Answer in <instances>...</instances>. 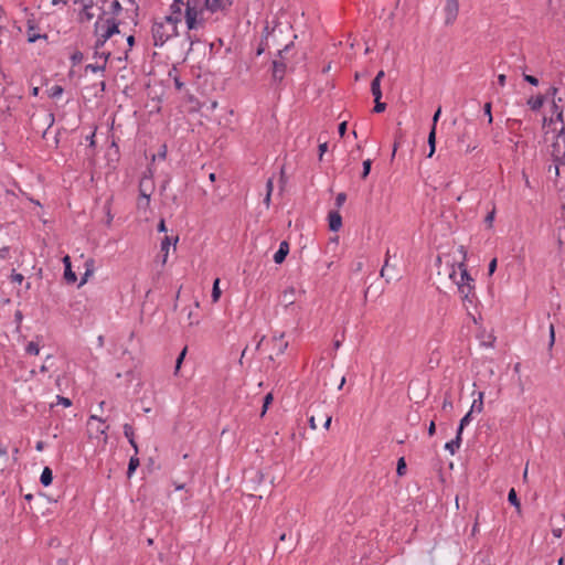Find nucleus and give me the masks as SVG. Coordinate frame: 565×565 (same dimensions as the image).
<instances>
[{"mask_svg":"<svg viewBox=\"0 0 565 565\" xmlns=\"http://www.w3.org/2000/svg\"><path fill=\"white\" fill-rule=\"evenodd\" d=\"M204 13L205 10L201 0H189L185 2L184 19L188 29L185 41L189 42V51L192 50L194 43L200 41L195 33L192 32L205 26Z\"/></svg>","mask_w":565,"mask_h":565,"instance_id":"1","label":"nucleus"},{"mask_svg":"<svg viewBox=\"0 0 565 565\" xmlns=\"http://www.w3.org/2000/svg\"><path fill=\"white\" fill-rule=\"evenodd\" d=\"M180 20L178 17H164L162 20H154L151 26V34L153 45L157 47L163 46L170 39L178 36V24Z\"/></svg>","mask_w":565,"mask_h":565,"instance_id":"2","label":"nucleus"},{"mask_svg":"<svg viewBox=\"0 0 565 565\" xmlns=\"http://www.w3.org/2000/svg\"><path fill=\"white\" fill-rule=\"evenodd\" d=\"M99 9L100 14L94 24V32L100 34L104 41H108L113 35L119 33V22L115 18L104 19L106 11L103 7Z\"/></svg>","mask_w":565,"mask_h":565,"instance_id":"3","label":"nucleus"},{"mask_svg":"<svg viewBox=\"0 0 565 565\" xmlns=\"http://www.w3.org/2000/svg\"><path fill=\"white\" fill-rule=\"evenodd\" d=\"M460 268V281H456L458 285V289L461 294H465V298H468L475 286L472 285L473 278L468 273L465 264L459 265Z\"/></svg>","mask_w":565,"mask_h":565,"instance_id":"4","label":"nucleus"},{"mask_svg":"<svg viewBox=\"0 0 565 565\" xmlns=\"http://www.w3.org/2000/svg\"><path fill=\"white\" fill-rule=\"evenodd\" d=\"M286 62L282 60H274L271 62V81L275 85H280L286 74Z\"/></svg>","mask_w":565,"mask_h":565,"instance_id":"5","label":"nucleus"},{"mask_svg":"<svg viewBox=\"0 0 565 565\" xmlns=\"http://www.w3.org/2000/svg\"><path fill=\"white\" fill-rule=\"evenodd\" d=\"M440 115H441V107H438L433 116V125H431L430 131L428 134V146H429V153L427 154L428 158L433 157V154L436 151V126H437Z\"/></svg>","mask_w":565,"mask_h":565,"instance_id":"6","label":"nucleus"},{"mask_svg":"<svg viewBox=\"0 0 565 565\" xmlns=\"http://www.w3.org/2000/svg\"><path fill=\"white\" fill-rule=\"evenodd\" d=\"M151 191H152L151 175L147 177L145 174L139 183V196H141L142 200L145 201V207H149Z\"/></svg>","mask_w":565,"mask_h":565,"instance_id":"7","label":"nucleus"},{"mask_svg":"<svg viewBox=\"0 0 565 565\" xmlns=\"http://www.w3.org/2000/svg\"><path fill=\"white\" fill-rule=\"evenodd\" d=\"M232 6L231 0H204L203 9L211 13H215L218 11H225Z\"/></svg>","mask_w":565,"mask_h":565,"instance_id":"8","label":"nucleus"},{"mask_svg":"<svg viewBox=\"0 0 565 565\" xmlns=\"http://www.w3.org/2000/svg\"><path fill=\"white\" fill-rule=\"evenodd\" d=\"M62 262L64 264V275H63V277H64L66 284H68V285L75 284L77 281V276H76V274L72 269L71 257L68 255H65L62 258Z\"/></svg>","mask_w":565,"mask_h":565,"instance_id":"9","label":"nucleus"},{"mask_svg":"<svg viewBox=\"0 0 565 565\" xmlns=\"http://www.w3.org/2000/svg\"><path fill=\"white\" fill-rule=\"evenodd\" d=\"M445 12H446L445 23L446 24L454 23V21L456 20L457 15H458V2L447 1V4L445 7Z\"/></svg>","mask_w":565,"mask_h":565,"instance_id":"10","label":"nucleus"},{"mask_svg":"<svg viewBox=\"0 0 565 565\" xmlns=\"http://www.w3.org/2000/svg\"><path fill=\"white\" fill-rule=\"evenodd\" d=\"M329 228L332 232H338L342 226V216L338 211H330L328 214Z\"/></svg>","mask_w":565,"mask_h":565,"instance_id":"11","label":"nucleus"},{"mask_svg":"<svg viewBox=\"0 0 565 565\" xmlns=\"http://www.w3.org/2000/svg\"><path fill=\"white\" fill-rule=\"evenodd\" d=\"M289 254V243L287 241H282L279 244L278 250L274 254V262L276 264H282Z\"/></svg>","mask_w":565,"mask_h":565,"instance_id":"12","label":"nucleus"},{"mask_svg":"<svg viewBox=\"0 0 565 565\" xmlns=\"http://www.w3.org/2000/svg\"><path fill=\"white\" fill-rule=\"evenodd\" d=\"M26 33H28V42H30V43H34L39 39H42V38L46 39L45 34L39 33L38 28L31 21L28 22V32Z\"/></svg>","mask_w":565,"mask_h":565,"instance_id":"13","label":"nucleus"},{"mask_svg":"<svg viewBox=\"0 0 565 565\" xmlns=\"http://www.w3.org/2000/svg\"><path fill=\"white\" fill-rule=\"evenodd\" d=\"M53 481V471L50 467H44L42 470L40 482L43 487H49L52 484Z\"/></svg>","mask_w":565,"mask_h":565,"instance_id":"14","label":"nucleus"},{"mask_svg":"<svg viewBox=\"0 0 565 565\" xmlns=\"http://www.w3.org/2000/svg\"><path fill=\"white\" fill-rule=\"evenodd\" d=\"M508 501L511 505H513L518 512L521 511V502L518 498L516 491L514 488H511L508 492Z\"/></svg>","mask_w":565,"mask_h":565,"instance_id":"15","label":"nucleus"},{"mask_svg":"<svg viewBox=\"0 0 565 565\" xmlns=\"http://www.w3.org/2000/svg\"><path fill=\"white\" fill-rule=\"evenodd\" d=\"M282 338H284V333H281L279 337L273 338V341L276 342V354L277 355L284 354L288 348V342H282Z\"/></svg>","mask_w":565,"mask_h":565,"instance_id":"16","label":"nucleus"},{"mask_svg":"<svg viewBox=\"0 0 565 565\" xmlns=\"http://www.w3.org/2000/svg\"><path fill=\"white\" fill-rule=\"evenodd\" d=\"M462 443L461 438H454L450 441L445 444V449L448 450L451 455H455L460 448Z\"/></svg>","mask_w":565,"mask_h":565,"instance_id":"17","label":"nucleus"},{"mask_svg":"<svg viewBox=\"0 0 565 565\" xmlns=\"http://www.w3.org/2000/svg\"><path fill=\"white\" fill-rule=\"evenodd\" d=\"M544 104V97L542 95H537L536 97H531L527 100V105L532 110H539Z\"/></svg>","mask_w":565,"mask_h":565,"instance_id":"18","label":"nucleus"},{"mask_svg":"<svg viewBox=\"0 0 565 565\" xmlns=\"http://www.w3.org/2000/svg\"><path fill=\"white\" fill-rule=\"evenodd\" d=\"M139 465H140L139 458L135 454V456L130 457L129 462H128V468H127V477L128 478H130L134 475V472L137 470Z\"/></svg>","mask_w":565,"mask_h":565,"instance_id":"19","label":"nucleus"},{"mask_svg":"<svg viewBox=\"0 0 565 565\" xmlns=\"http://www.w3.org/2000/svg\"><path fill=\"white\" fill-rule=\"evenodd\" d=\"M482 409H483V393H482V392H480V393H479V397H478V399H475V401L472 402V405H471V407H470V411H469V412H471V413H473V412L481 413V412H482Z\"/></svg>","mask_w":565,"mask_h":565,"instance_id":"20","label":"nucleus"},{"mask_svg":"<svg viewBox=\"0 0 565 565\" xmlns=\"http://www.w3.org/2000/svg\"><path fill=\"white\" fill-rule=\"evenodd\" d=\"M371 92H372V95L374 96V99L382 98L381 83H379L377 79H372Z\"/></svg>","mask_w":565,"mask_h":565,"instance_id":"21","label":"nucleus"},{"mask_svg":"<svg viewBox=\"0 0 565 565\" xmlns=\"http://www.w3.org/2000/svg\"><path fill=\"white\" fill-rule=\"evenodd\" d=\"M25 352L30 355H38L40 353L39 342L30 341L25 347Z\"/></svg>","mask_w":565,"mask_h":565,"instance_id":"22","label":"nucleus"},{"mask_svg":"<svg viewBox=\"0 0 565 565\" xmlns=\"http://www.w3.org/2000/svg\"><path fill=\"white\" fill-rule=\"evenodd\" d=\"M296 294L295 287H289L284 291V300L286 301V306H290L295 302L294 296Z\"/></svg>","mask_w":565,"mask_h":565,"instance_id":"23","label":"nucleus"},{"mask_svg":"<svg viewBox=\"0 0 565 565\" xmlns=\"http://www.w3.org/2000/svg\"><path fill=\"white\" fill-rule=\"evenodd\" d=\"M64 92V88L61 85H54L50 89H47V95L50 98H58Z\"/></svg>","mask_w":565,"mask_h":565,"instance_id":"24","label":"nucleus"},{"mask_svg":"<svg viewBox=\"0 0 565 565\" xmlns=\"http://www.w3.org/2000/svg\"><path fill=\"white\" fill-rule=\"evenodd\" d=\"M220 279L216 278L213 282V288H212V301L213 302H217L220 297H221V289H220Z\"/></svg>","mask_w":565,"mask_h":565,"instance_id":"25","label":"nucleus"},{"mask_svg":"<svg viewBox=\"0 0 565 565\" xmlns=\"http://www.w3.org/2000/svg\"><path fill=\"white\" fill-rule=\"evenodd\" d=\"M171 243H172V238L169 236H166L161 242V252L164 253L163 263L167 262L168 252H169V247H170Z\"/></svg>","mask_w":565,"mask_h":565,"instance_id":"26","label":"nucleus"},{"mask_svg":"<svg viewBox=\"0 0 565 565\" xmlns=\"http://www.w3.org/2000/svg\"><path fill=\"white\" fill-rule=\"evenodd\" d=\"M267 47H268L267 35H264L260 39V42H259V44H258V46L256 49L255 55L256 56L262 55L266 51Z\"/></svg>","mask_w":565,"mask_h":565,"instance_id":"27","label":"nucleus"},{"mask_svg":"<svg viewBox=\"0 0 565 565\" xmlns=\"http://www.w3.org/2000/svg\"><path fill=\"white\" fill-rule=\"evenodd\" d=\"M292 46H294V42H289L281 50H278L276 60H282L285 62L286 55L291 50Z\"/></svg>","mask_w":565,"mask_h":565,"instance_id":"28","label":"nucleus"},{"mask_svg":"<svg viewBox=\"0 0 565 565\" xmlns=\"http://www.w3.org/2000/svg\"><path fill=\"white\" fill-rule=\"evenodd\" d=\"M122 11V7L120 4V2L118 0H114L110 4V10L108 13H110L113 17L111 18H115L116 15H118L120 12Z\"/></svg>","mask_w":565,"mask_h":565,"instance_id":"29","label":"nucleus"},{"mask_svg":"<svg viewBox=\"0 0 565 565\" xmlns=\"http://www.w3.org/2000/svg\"><path fill=\"white\" fill-rule=\"evenodd\" d=\"M181 6L180 3H173L170 6V11L171 13L168 15V17H178L179 20L181 21V15H182V10H181Z\"/></svg>","mask_w":565,"mask_h":565,"instance_id":"30","label":"nucleus"},{"mask_svg":"<svg viewBox=\"0 0 565 565\" xmlns=\"http://www.w3.org/2000/svg\"><path fill=\"white\" fill-rule=\"evenodd\" d=\"M371 168H372V160L371 159L364 160L363 161V170H362V173H361V178L362 179H366L367 178V175L371 172Z\"/></svg>","mask_w":565,"mask_h":565,"instance_id":"31","label":"nucleus"},{"mask_svg":"<svg viewBox=\"0 0 565 565\" xmlns=\"http://www.w3.org/2000/svg\"><path fill=\"white\" fill-rule=\"evenodd\" d=\"M185 354H186V348H184L178 355L177 360H175V367H174V374H178L181 365H182V362L185 358Z\"/></svg>","mask_w":565,"mask_h":565,"instance_id":"32","label":"nucleus"},{"mask_svg":"<svg viewBox=\"0 0 565 565\" xmlns=\"http://www.w3.org/2000/svg\"><path fill=\"white\" fill-rule=\"evenodd\" d=\"M106 68V64L103 63L102 65L98 64H87L85 66V71H90L93 73L103 72Z\"/></svg>","mask_w":565,"mask_h":565,"instance_id":"33","label":"nucleus"},{"mask_svg":"<svg viewBox=\"0 0 565 565\" xmlns=\"http://www.w3.org/2000/svg\"><path fill=\"white\" fill-rule=\"evenodd\" d=\"M396 472L398 476H403L406 472V461L404 457L399 458L397 461Z\"/></svg>","mask_w":565,"mask_h":565,"instance_id":"34","label":"nucleus"},{"mask_svg":"<svg viewBox=\"0 0 565 565\" xmlns=\"http://www.w3.org/2000/svg\"><path fill=\"white\" fill-rule=\"evenodd\" d=\"M84 58V54L81 52V51H75L72 55H71V62L72 64L75 66L77 64H79Z\"/></svg>","mask_w":565,"mask_h":565,"instance_id":"35","label":"nucleus"},{"mask_svg":"<svg viewBox=\"0 0 565 565\" xmlns=\"http://www.w3.org/2000/svg\"><path fill=\"white\" fill-rule=\"evenodd\" d=\"M97 35V40L95 42V45H94V55H98V51L105 45V43L107 41H104V38L100 35V34H96Z\"/></svg>","mask_w":565,"mask_h":565,"instance_id":"36","label":"nucleus"},{"mask_svg":"<svg viewBox=\"0 0 565 565\" xmlns=\"http://www.w3.org/2000/svg\"><path fill=\"white\" fill-rule=\"evenodd\" d=\"M491 109H492V104L490 102L486 103L483 106V111H484V115L488 116V124H492V121H493Z\"/></svg>","mask_w":565,"mask_h":565,"instance_id":"37","label":"nucleus"},{"mask_svg":"<svg viewBox=\"0 0 565 565\" xmlns=\"http://www.w3.org/2000/svg\"><path fill=\"white\" fill-rule=\"evenodd\" d=\"M374 103H375L374 108H373L374 113L380 114V113H383L385 110L386 104L382 103L381 99H374Z\"/></svg>","mask_w":565,"mask_h":565,"instance_id":"38","label":"nucleus"},{"mask_svg":"<svg viewBox=\"0 0 565 565\" xmlns=\"http://www.w3.org/2000/svg\"><path fill=\"white\" fill-rule=\"evenodd\" d=\"M472 413L471 412H468L459 422V425L461 426V428H465L466 426H468L472 419Z\"/></svg>","mask_w":565,"mask_h":565,"instance_id":"39","label":"nucleus"},{"mask_svg":"<svg viewBox=\"0 0 565 565\" xmlns=\"http://www.w3.org/2000/svg\"><path fill=\"white\" fill-rule=\"evenodd\" d=\"M56 401H57L56 404H61L64 407H70L72 405V401L68 397H64L62 395H57Z\"/></svg>","mask_w":565,"mask_h":565,"instance_id":"40","label":"nucleus"},{"mask_svg":"<svg viewBox=\"0 0 565 565\" xmlns=\"http://www.w3.org/2000/svg\"><path fill=\"white\" fill-rule=\"evenodd\" d=\"M345 200H347V194L343 192L339 193L335 196V202H334L335 206L341 207L344 204Z\"/></svg>","mask_w":565,"mask_h":565,"instance_id":"41","label":"nucleus"},{"mask_svg":"<svg viewBox=\"0 0 565 565\" xmlns=\"http://www.w3.org/2000/svg\"><path fill=\"white\" fill-rule=\"evenodd\" d=\"M94 18V13L90 12V9L82 10L81 20L82 21H90Z\"/></svg>","mask_w":565,"mask_h":565,"instance_id":"42","label":"nucleus"},{"mask_svg":"<svg viewBox=\"0 0 565 565\" xmlns=\"http://www.w3.org/2000/svg\"><path fill=\"white\" fill-rule=\"evenodd\" d=\"M122 428H124V435L127 439L135 437L134 428L130 424H125Z\"/></svg>","mask_w":565,"mask_h":565,"instance_id":"43","label":"nucleus"},{"mask_svg":"<svg viewBox=\"0 0 565 565\" xmlns=\"http://www.w3.org/2000/svg\"><path fill=\"white\" fill-rule=\"evenodd\" d=\"M498 260L497 258H492L488 265V275L492 276L494 271L497 270Z\"/></svg>","mask_w":565,"mask_h":565,"instance_id":"44","label":"nucleus"},{"mask_svg":"<svg viewBox=\"0 0 565 565\" xmlns=\"http://www.w3.org/2000/svg\"><path fill=\"white\" fill-rule=\"evenodd\" d=\"M273 402V395L270 393L266 394L263 401V414L267 411L268 406Z\"/></svg>","mask_w":565,"mask_h":565,"instance_id":"45","label":"nucleus"},{"mask_svg":"<svg viewBox=\"0 0 565 565\" xmlns=\"http://www.w3.org/2000/svg\"><path fill=\"white\" fill-rule=\"evenodd\" d=\"M523 79L533 85V86H537L539 85V79L537 77L533 76V75H527V74H523Z\"/></svg>","mask_w":565,"mask_h":565,"instance_id":"46","label":"nucleus"},{"mask_svg":"<svg viewBox=\"0 0 565 565\" xmlns=\"http://www.w3.org/2000/svg\"><path fill=\"white\" fill-rule=\"evenodd\" d=\"M554 343H555V329H554V326L551 324L550 326V342H548L550 350L553 348Z\"/></svg>","mask_w":565,"mask_h":565,"instance_id":"47","label":"nucleus"},{"mask_svg":"<svg viewBox=\"0 0 565 565\" xmlns=\"http://www.w3.org/2000/svg\"><path fill=\"white\" fill-rule=\"evenodd\" d=\"M347 129H348V122L347 121H342V122L339 124L338 132H339L340 137H343L347 134Z\"/></svg>","mask_w":565,"mask_h":565,"instance_id":"48","label":"nucleus"},{"mask_svg":"<svg viewBox=\"0 0 565 565\" xmlns=\"http://www.w3.org/2000/svg\"><path fill=\"white\" fill-rule=\"evenodd\" d=\"M494 215H495V210L493 209L484 217V222L488 224V226H492V222L494 220Z\"/></svg>","mask_w":565,"mask_h":565,"instance_id":"49","label":"nucleus"},{"mask_svg":"<svg viewBox=\"0 0 565 565\" xmlns=\"http://www.w3.org/2000/svg\"><path fill=\"white\" fill-rule=\"evenodd\" d=\"M23 279H24V277H23V275H22V274H20V273H15V271L13 270V273H12V275H11V280H12L13 282H19V284H21V282L23 281Z\"/></svg>","mask_w":565,"mask_h":565,"instance_id":"50","label":"nucleus"},{"mask_svg":"<svg viewBox=\"0 0 565 565\" xmlns=\"http://www.w3.org/2000/svg\"><path fill=\"white\" fill-rule=\"evenodd\" d=\"M319 159L321 160L323 154L327 152L328 150V143L324 141L322 143L319 145Z\"/></svg>","mask_w":565,"mask_h":565,"instance_id":"51","label":"nucleus"},{"mask_svg":"<svg viewBox=\"0 0 565 565\" xmlns=\"http://www.w3.org/2000/svg\"><path fill=\"white\" fill-rule=\"evenodd\" d=\"M166 156H167V147L163 145L161 150L156 156H153V160L157 158L163 160V159H166Z\"/></svg>","mask_w":565,"mask_h":565,"instance_id":"52","label":"nucleus"},{"mask_svg":"<svg viewBox=\"0 0 565 565\" xmlns=\"http://www.w3.org/2000/svg\"><path fill=\"white\" fill-rule=\"evenodd\" d=\"M388 256H390V252L387 250L385 263H384V265H383V267L381 269V276L382 277H386V271L388 269Z\"/></svg>","mask_w":565,"mask_h":565,"instance_id":"53","label":"nucleus"},{"mask_svg":"<svg viewBox=\"0 0 565 565\" xmlns=\"http://www.w3.org/2000/svg\"><path fill=\"white\" fill-rule=\"evenodd\" d=\"M107 429H108V426H98L96 429V437L98 435H105L104 440L106 441L107 440V435H106Z\"/></svg>","mask_w":565,"mask_h":565,"instance_id":"54","label":"nucleus"},{"mask_svg":"<svg viewBox=\"0 0 565 565\" xmlns=\"http://www.w3.org/2000/svg\"><path fill=\"white\" fill-rule=\"evenodd\" d=\"M273 190H274V182H273V178H269L266 182V193H269L271 194L273 193Z\"/></svg>","mask_w":565,"mask_h":565,"instance_id":"55","label":"nucleus"},{"mask_svg":"<svg viewBox=\"0 0 565 565\" xmlns=\"http://www.w3.org/2000/svg\"><path fill=\"white\" fill-rule=\"evenodd\" d=\"M98 422L100 423L102 425L105 423V420L96 415H90L89 418H88V422H87V425L90 426L92 422Z\"/></svg>","mask_w":565,"mask_h":565,"instance_id":"56","label":"nucleus"},{"mask_svg":"<svg viewBox=\"0 0 565 565\" xmlns=\"http://www.w3.org/2000/svg\"><path fill=\"white\" fill-rule=\"evenodd\" d=\"M96 2L94 0H83V9H92Z\"/></svg>","mask_w":565,"mask_h":565,"instance_id":"57","label":"nucleus"},{"mask_svg":"<svg viewBox=\"0 0 565 565\" xmlns=\"http://www.w3.org/2000/svg\"><path fill=\"white\" fill-rule=\"evenodd\" d=\"M157 230L159 233L167 232V226H166V222L163 218H161L160 222L158 223Z\"/></svg>","mask_w":565,"mask_h":565,"instance_id":"58","label":"nucleus"},{"mask_svg":"<svg viewBox=\"0 0 565 565\" xmlns=\"http://www.w3.org/2000/svg\"><path fill=\"white\" fill-rule=\"evenodd\" d=\"M10 249L9 247H2L0 248V258L6 259L9 257Z\"/></svg>","mask_w":565,"mask_h":565,"instance_id":"59","label":"nucleus"},{"mask_svg":"<svg viewBox=\"0 0 565 565\" xmlns=\"http://www.w3.org/2000/svg\"><path fill=\"white\" fill-rule=\"evenodd\" d=\"M92 275V270L89 268L86 269L84 276L82 277L78 286H83L87 281V277Z\"/></svg>","mask_w":565,"mask_h":565,"instance_id":"60","label":"nucleus"},{"mask_svg":"<svg viewBox=\"0 0 565 565\" xmlns=\"http://www.w3.org/2000/svg\"><path fill=\"white\" fill-rule=\"evenodd\" d=\"M95 57H100V58H104V63L106 64L107 63V60L109 58L110 56V53H106V52H99L98 51V55H94Z\"/></svg>","mask_w":565,"mask_h":565,"instance_id":"61","label":"nucleus"},{"mask_svg":"<svg viewBox=\"0 0 565 565\" xmlns=\"http://www.w3.org/2000/svg\"><path fill=\"white\" fill-rule=\"evenodd\" d=\"M557 140L562 141L565 146V128L564 127L557 134Z\"/></svg>","mask_w":565,"mask_h":565,"instance_id":"62","label":"nucleus"},{"mask_svg":"<svg viewBox=\"0 0 565 565\" xmlns=\"http://www.w3.org/2000/svg\"><path fill=\"white\" fill-rule=\"evenodd\" d=\"M435 433H436V425L434 422H430V424L428 426V435L433 436V435H435Z\"/></svg>","mask_w":565,"mask_h":565,"instance_id":"63","label":"nucleus"},{"mask_svg":"<svg viewBox=\"0 0 565 565\" xmlns=\"http://www.w3.org/2000/svg\"><path fill=\"white\" fill-rule=\"evenodd\" d=\"M505 81H507V76H505L504 74H500V75L498 76V84H499L500 86H504V85H505Z\"/></svg>","mask_w":565,"mask_h":565,"instance_id":"64","label":"nucleus"}]
</instances>
